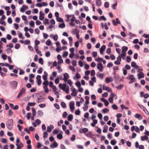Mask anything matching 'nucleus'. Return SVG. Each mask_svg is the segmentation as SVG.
Wrapping results in <instances>:
<instances>
[{"label": "nucleus", "mask_w": 149, "mask_h": 149, "mask_svg": "<svg viewBox=\"0 0 149 149\" xmlns=\"http://www.w3.org/2000/svg\"><path fill=\"white\" fill-rule=\"evenodd\" d=\"M6 125L7 128L10 130H12L13 128V119H10L7 121Z\"/></svg>", "instance_id": "f257e3e1"}, {"label": "nucleus", "mask_w": 149, "mask_h": 149, "mask_svg": "<svg viewBox=\"0 0 149 149\" xmlns=\"http://www.w3.org/2000/svg\"><path fill=\"white\" fill-rule=\"evenodd\" d=\"M18 83L16 81H13L11 83V87L13 89H15L16 88Z\"/></svg>", "instance_id": "f03ea898"}, {"label": "nucleus", "mask_w": 149, "mask_h": 149, "mask_svg": "<svg viewBox=\"0 0 149 149\" xmlns=\"http://www.w3.org/2000/svg\"><path fill=\"white\" fill-rule=\"evenodd\" d=\"M25 89L24 88H22L17 95V98H19L21 97L22 95L25 93Z\"/></svg>", "instance_id": "7ed1b4c3"}, {"label": "nucleus", "mask_w": 149, "mask_h": 149, "mask_svg": "<svg viewBox=\"0 0 149 149\" xmlns=\"http://www.w3.org/2000/svg\"><path fill=\"white\" fill-rule=\"evenodd\" d=\"M36 79L38 85V86L40 85L42 83L41 76L39 75H38L36 77Z\"/></svg>", "instance_id": "20e7f679"}, {"label": "nucleus", "mask_w": 149, "mask_h": 149, "mask_svg": "<svg viewBox=\"0 0 149 149\" xmlns=\"http://www.w3.org/2000/svg\"><path fill=\"white\" fill-rule=\"evenodd\" d=\"M97 68L101 72L103 70V67L102 64L101 63H99L97 65Z\"/></svg>", "instance_id": "39448f33"}, {"label": "nucleus", "mask_w": 149, "mask_h": 149, "mask_svg": "<svg viewBox=\"0 0 149 149\" xmlns=\"http://www.w3.org/2000/svg\"><path fill=\"white\" fill-rule=\"evenodd\" d=\"M59 87L60 89L65 90L66 87V85L65 84H61L60 83L59 84Z\"/></svg>", "instance_id": "423d86ee"}, {"label": "nucleus", "mask_w": 149, "mask_h": 149, "mask_svg": "<svg viewBox=\"0 0 149 149\" xmlns=\"http://www.w3.org/2000/svg\"><path fill=\"white\" fill-rule=\"evenodd\" d=\"M88 130V128H84L83 129H81L79 130V132L80 134H81L83 133H85L87 132Z\"/></svg>", "instance_id": "0eeeda50"}, {"label": "nucleus", "mask_w": 149, "mask_h": 149, "mask_svg": "<svg viewBox=\"0 0 149 149\" xmlns=\"http://www.w3.org/2000/svg\"><path fill=\"white\" fill-rule=\"evenodd\" d=\"M69 75L67 73H65L64 75V78L63 79V80L65 82L69 78Z\"/></svg>", "instance_id": "6e6552de"}, {"label": "nucleus", "mask_w": 149, "mask_h": 149, "mask_svg": "<svg viewBox=\"0 0 149 149\" xmlns=\"http://www.w3.org/2000/svg\"><path fill=\"white\" fill-rule=\"evenodd\" d=\"M54 127L53 125H50L49 126H48L47 127V131L48 132H51L52 130Z\"/></svg>", "instance_id": "1a4fd4ad"}, {"label": "nucleus", "mask_w": 149, "mask_h": 149, "mask_svg": "<svg viewBox=\"0 0 149 149\" xmlns=\"http://www.w3.org/2000/svg\"><path fill=\"white\" fill-rule=\"evenodd\" d=\"M74 103H70L69 106L71 111H74Z\"/></svg>", "instance_id": "9d476101"}, {"label": "nucleus", "mask_w": 149, "mask_h": 149, "mask_svg": "<svg viewBox=\"0 0 149 149\" xmlns=\"http://www.w3.org/2000/svg\"><path fill=\"white\" fill-rule=\"evenodd\" d=\"M106 49V46L105 45H103L100 49V52L101 54H102Z\"/></svg>", "instance_id": "9b49d317"}, {"label": "nucleus", "mask_w": 149, "mask_h": 149, "mask_svg": "<svg viewBox=\"0 0 149 149\" xmlns=\"http://www.w3.org/2000/svg\"><path fill=\"white\" fill-rule=\"evenodd\" d=\"M131 66L134 67L136 69H137L139 68V66L136 65V63L134 61L131 62Z\"/></svg>", "instance_id": "f8f14e48"}, {"label": "nucleus", "mask_w": 149, "mask_h": 149, "mask_svg": "<svg viewBox=\"0 0 149 149\" xmlns=\"http://www.w3.org/2000/svg\"><path fill=\"white\" fill-rule=\"evenodd\" d=\"M135 117L138 118L139 120H141L143 118V116L141 114L138 113L135 114Z\"/></svg>", "instance_id": "ddd939ff"}, {"label": "nucleus", "mask_w": 149, "mask_h": 149, "mask_svg": "<svg viewBox=\"0 0 149 149\" xmlns=\"http://www.w3.org/2000/svg\"><path fill=\"white\" fill-rule=\"evenodd\" d=\"M114 96V95L113 93H111L110 95V97L109 99V102H113V98Z\"/></svg>", "instance_id": "4468645a"}, {"label": "nucleus", "mask_w": 149, "mask_h": 149, "mask_svg": "<svg viewBox=\"0 0 149 149\" xmlns=\"http://www.w3.org/2000/svg\"><path fill=\"white\" fill-rule=\"evenodd\" d=\"M89 103H85L84 104V106L83 107V109L84 111H86L88 108V105Z\"/></svg>", "instance_id": "2eb2a0df"}, {"label": "nucleus", "mask_w": 149, "mask_h": 149, "mask_svg": "<svg viewBox=\"0 0 149 149\" xmlns=\"http://www.w3.org/2000/svg\"><path fill=\"white\" fill-rule=\"evenodd\" d=\"M74 31H76L75 34L76 35V37L77 39H79V31L77 29H75L74 30Z\"/></svg>", "instance_id": "dca6fc26"}, {"label": "nucleus", "mask_w": 149, "mask_h": 149, "mask_svg": "<svg viewBox=\"0 0 149 149\" xmlns=\"http://www.w3.org/2000/svg\"><path fill=\"white\" fill-rule=\"evenodd\" d=\"M141 140L142 141H144L145 140H147L148 139V137L146 135L142 136L141 137Z\"/></svg>", "instance_id": "f3484780"}, {"label": "nucleus", "mask_w": 149, "mask_h": 149, "mask_svg": "<svg viewBox=\"0 0 149 149\" xmlns=\"http://www.w3.org/2000/svg\"><path fill=\"white\" fill-rule=\"evenodd\" d=\"M137 76L139 79H140L141 78H144V74L143 72L140 73L139 74H138Z\"/></svg>", "instance_id": "a211bd4d"}, {"label": "nucleus", "mask_w": 149, "mask_h": 149, "mask_svg": "<svg viewBox=\"0 0 149 149\" xmlns=\"http://www.w3.org/2000/svg\"><path fill=\"white\" fill-rule=\"evenodd\" d=\"M47 73L45 71L44 72V75L42 76L43 79L45 81L47 80Z\"/></svg>", "instance_id": "6ab92c4d"}, {"label": "nucleus", "mask_w": 149, "mask_h": 149, "mask_svg": "<svg viewBox=\"0 0 149 149\" xmlns=\"http://www.w3.org/2000/svg\"><path fill=\"white\" fill-rule=\"evenodd\" d=\"M73 118V116L72 114H69L68 117V119L69 121H71Z\"/></svg>", "instance_id": "aec40b11"}, {"label": "nucleus", "mask_w": 149, "mask_h": 149, "mask_svg": "<svg viewBox=\"0 0 149 149\" xmlns=\"http://www.w3.org/2000/svg\"><path fill=\"white\" fill-rule=\"evenodd\" d=\"M53 145L52 144H51L50 145V147L51 148H53V146L54 147L56 148L58 146V144L57 143L56 141H54L53 143Z\"/></svg>", "instance_id": "412c9836"}, {"label": "nucleus", "mask_w": 149, "mask_h": 149, "mask_svg": "<svg viewBox=\"0 0 149 149\" xmlns=\"http://www.w3.org/2000/svg\"><path fill=\"white\" fill-rule=\"evenodd\" d=\"M122 51L123 52H126L128 50V47H127L123 46L122 47Z\"/></svg>", "instance_id": "4be33fe9"}, {"label": "nucleus", "mask_w": 149, "mask_h": 149, "mask_svg": "<svg viewBox=\"0 0 149 149\" xmlns=\"http://www.w3.org/2000/svg\"><path fill=\"white\" fill-rule=\"evenodd\" d=\"M63 135L61 133H59L58 134L57 136V138L60 140H61L63 138Z\"/></svg>", "instance_id": "5701e85b"}, {"label": "nucleus", "mask_w": 149, "mask_h": 149, "mask_svg": "<svg viewBox=\"0 0 149 149\" xmlns=\"http://www.w3.org/2000/svg\"><path fill=\"white\" fill-rule=\"evenodd\" d=\"M6 52L8 54H9L10 53H12L13 52V51L12 49L10 48L7 49L6 50Z\"/></svg>", "instance_id": "b1692460"}, {"label": "nucleus", "mask_w": 149, "mask_h": 149, "mask_svg": "<svg viewBox=\"0 0 149 149\" xmlns=\"http://www.w3.org/2000/svg\"><path fill=\"white\" fill-rule=\"evenodd\" d=\"M37 113L38 116L40 117H42L43 114V112L40 110H38V111Z\"/></svg>", "instance_id": "393cba45"}, {"label": "nucleus", "mask_w": 149, "mask_h": 149, "mask_svg": "<svg viewBox=\"0 0 149 149\" xmlns=\"http://www.w3.org/2000/svg\"><path fill=\"white\" fill-rule=\"evenodd\" d=\"M108 129V126L107 125H106L104 126L103 130V132L104 133H106L107 132V130Z\"/></svg>", "instance_id": "a878e982"}, {"label": "nucleus", "mask_w": 149, "mask_h": 149, "mask_svg": "<svg viewBox=\"0 0 149 149\" xmlns=\"http://www.w3.org/2000/svg\"><path fill=\"white\" fill-rule=\"evenodd\" d=\"M120 107L122 109H125L126 110H128L129 109V108L125 106L123 104H122L120 105Z\"/></svg>", "instance_id": "bb28decb"}, {"label": "nucleus", "mask_w": 149, "mask_h": 149, "mask_svg": "<svg viewBox=\"0 0 149 149\" xmlns=\"http://www.w3.org/2000/svg\"><path fill=\"white\" fill-rule=\"evenodd\" d=\"M16 146L17 145L19 147V148H22L24 146V144L22 142L20 143L19 144H18L16 143Z\"/></svg>", "instance_id": "cd10ccee"}, {"label": "nucleus", "mask_w": 149, "mask_h": 149, "mask_svg": "<svg viewBox=\"0 0 149 149\" xmlns=\"http://www.w3.org/2000/svg\"><path fill=\"white\" fill-rule=\"evenodd\" d=\"M117 143V141L116 140L113 139L111 141V143L113 145H115Z\"/></svg>", "instance_id": "c85d7f7f"}, {"label": "nucleus", "mask_w": 149, "mask_h": 149, "mask_svg": "<svg viewBox=\"0 0 149 149\" xmlns=\"http://www.w3.org/2000/svg\"><path fill=\"white\" fill-rule=\"evenodd\" d=\"M42 84L43 85H44V86H47V87L48 85L49 84V82L48 81L46 80L43 82L42 83Z\"/></svg>", "instance_id": "c756f323"}, {"label": "nucleus", "mask_w": 149, "mask_h": 149, "mask_svg": "<svg viewBox=\"0 0 149 149\" xmlns=\"http://www.w3.org/2000/svg\"><path fill=\"white\" fill-rule=\"evenodd\" d=\"M126 55V52H122V53L120 54L119 55L121 57L123 58V57H125Z\"/></svg>", "instance_id": "7c9ffc66"}, {"label": "nucleus", "mask_w": 149, "mask_h": 149, "mask_svg": "<svg viewBox=\"0 0 149 149\" xmlns=\"http://www.w3.org/2000/svg\"><path fill=\"white\" fill-rule=\"evenodd\" d=\"M33 116H34L36 114V111L34 108L33 107L31 108Z\"/></svg>", "instance_id": "2f4dec72"}, {"label": "nucleus", "mask_w": 149, "mask_h": 149, "mask_svg": "<svg viewBox=\"0 0 149 149\" xmlns=\"http://www.w3.org/2000/svg\"><path fill=\"white\" fill-rule=\"evenodd\" d=\"M124 85L123 84H120L116 88L117 89L120 90L122 89V88L123 87Z\"/></svg>", "instance_id": "473e14b6"}, {"label": "nucleus", "mask_w": 149, "mask_h": 149, "mask_svg": "<svg viewBox=\"0 0 149 149\" xmlns=\"http://www.w3.org/2000/svg\"><path fill=\"white\" fill-rule=\"evenodd\" d=\"M96 5L98 6H100L102 4V2L100 1L97 0L96 2Z\"/></svg>", "instance_id": "72a5a7b5"}, {"label": "nucleus", "mask_w": 149, "mask_h": 149, "mask_svg": "<svg viewBox=\"0 0 149 149\" xmlns=\"http://www.w3.org/2000/svg\"><path fill=\"white\" fill-rule=\"evenodd\" d=\"M109 111V109L107 108H105L104 109H102V111L103 113H106Z\"/></svg>", "instance_id": "f704fd0d"}, {"label": "nucleus", "mask_w": 149, "mask_h": 149, "mask_svg": "<svg viewBox=\"0 0 149 149\" xmlns=\"http://www.w3.org/2000/svg\"><path fill=\"white\" fill-rule=\"evenodd\" d=\"M75 138H76V136L74 134H73L72 137H71L70 138V140L72 141H74L75 140Z\"/></svg>", "instance_id": "c9c22d12"}, {"label": "nucleus", "mask_w": 149, "mask_h": 149, "mask_svg": "<svg viewBox=\"0 0 149 149\" xmlns=\"http://www.w3.org/2000/svg\"><path fill=\"white\" fill-rule=\"evenodd\" d=\"M68 54V52L67 51H65L63 55V58L66 57Z\"/></svg>", "instance_id": "e433bc0d"}, {"label": "nucleus", "mask_w": 149, "mask_h": 149, "mask_svg": "<svg viewBox=\"0 0 149 149\" xmlns=\"http://www.w3.org/2000/svg\"><path fill=\"white\" fill-rule=\"evenodd\" d=\"M112 108L114 110H117L118 109V107L115 104H113L112 106Z\"/></svg>", "instance_id": "4c0bfd02"}, {"label": "nucleus", "mask_w": 149, "mask_h": 149, "mask_svg": "<svg viewBox=\"0 0 149 149\" xmlns=\"http://www.w3.org/2000/svg\"><path fill=\"white\" fill-rule=\"evenodd\" d=\"M111 81V80H110V78L109 77H107L106 79H105V82L107 83V84H108V83H109V82H110Z\"/></svg>", "instance_id": "58836bf2"}, {"label": "nucleus", "mask_w": 149, "mask_h": 149, "mask_svg": "<svg viewBox=\"0 0 149 149\" xmlns=\"http://www.w3.org/2000/svg\"><path fill=\"white\" fill-rule=\"evenodd\" d=\"M42 68H40L38 70H37V72L39 74H41L42 72Z\"/></svg>", "instance_id": "ea45409f"}, {"label": "nucleus", "mask_w": 149, "mask_h": 149, "mask_svg": "<svg viewBox=\"0 0 149 149\" xmlns=\"http://www.w3.org/2000/svg\"><path fill=\"white\" fill-rule=\"evenodd\" d=\"M99 19L100 20H103L104 21H105L106 20V18L104 16H102L99 18Z\"/></svg>", "instance_id": "a19ab883"}, {"label": "nucleus", "mask_w": 149, "mask_h": 149, "mask_svg": "<svg viewBox=\"0 0 149 149\" xmlns=\"http://www.w3.org/2000/svg\"><path fill=\"white\" fill-rule=\"evenodd\" d=\"M114 78H115V79L117 81H118L119 80V76H118V75H115L114 77Z\"/></svg>", "instance_id": "79ce46f5"}, {"label": "nucleus", "mask_w": 149, "mask_h": 149, "mask_svg": "<svg viewBox=\"0 0 149 149\" xmlns=\"http://www.w3.org/2000/svg\"><path fill=\"white\" fill-rule=\"evenodd\" d=\"M97 116L101 120L102 119V114L101 113H99L97 114Z\"/></svg>", "instance_id": "37998d69"}, {"label": "nucleus", "mask_w": 149, "mask_h": 149, "mask_svg": "<svg viewBox=\"0 0 149 149\" xmlns=\"http://www.w3.org/2000/svg\"><path fill=\"white\" fill-rule=\"evenodd\" d=\"M77 92H72L71 95L73 97H75L77 95Z\"/></svg>", "instance_id": "c03bdc74"}, {"label": "nucleus", "mask_w": 149, "mask_h": 149, "mask_svg": "<svg viewBox=\"0 0 149 149\" xmlns=\"http://www.w3.org/2000/svg\"><path fill=\"white\" fill-rule=\"evenodd\" d=\"M131 58L130 56H127L126 58V61L128 63H129L131 61Z\"/></svg>", "instance_id": "a18cd8bd"}, {"label": "nucleus", "mask_w": 149, "mask_h": 149, "mask_svg": "<svg viewBox=\"0 0 149 149\" xmlns=\"http://www.w3.org/2000/svg\"><path fill=\"white\" fill-rule=\"evenodd\" d=\"M111 49L110 48H108L106 50V53L108 54H109L111 53Z\"/></svg>", "instance_id": "49530a36"}, {"label": "nucleus", "mask_w": 149, "mask_h": 149, "mask_svg": "<svg viewBox=\"0 0 149 149\" xmlns=\"http://www.w3.org/2000/svg\"><path fill=\"white\" fill-rule=\"evenodd\" d=\"M38 106L41 108H44L46 106V105L45 103H41V104H39Z\"/></svg>", "instance_id": "de8ad7c7"}, {"label": "nucleus", "mask_w": 149, "mask_h": 149, "mask_svg": "<svg viewBox=\"0 0 149 149\" xmlns=\"http://www.w3.org/2000/svg\"><path fill=\"white\" fill-rule=\"evenodd\" d=\"M59 27L61 28H63L65 27V25L64 23H63L59 25Z\"/></svg>", "instance_id": "09e8293b"}, {"label": "nucleus", "mask_w": 149, "mask_h": 149, "mask_svg": "<svg viewBox=\"0 0 149 149\" xmlns=\"http://www.w3.org/2000/svg\"><path fill=\"white\" fill-rule=\"evenodd\" d=\"M7 47H9L10 48H12L13 47V45L11 43H10L8 45H7L6 46Z\"/></svg>", "instance_id": "8fccbe9b"}, {"label": "nucleus", "mask_w": 149, "mask_h": 149, "mask_svg": "<svg viewBox=\"0 0 149 149\" xmlns=\"http://www.w3.org/2000/svg\"><path fill=\"white\" fill-rule=\"evenodd\" d=\"M20 46V45L19 44H16L15 46V48L16 49H19Z\"/></svg>", "instance_id": "3c124183"}, {"label": "nucleus", "mask_w": 149, "mask_h": 149, "mask_svg": "<svg viewBox=\"0 0 149 149\" xmlns=\"http://www.w3.org/2000/svg\"><path fill=\"white\" fill-rule=\"evenodd\" d=\"M1 57L3 60H5L6 59L7 56L6 55L3 54L1 55Z\"/></svg>", "instance_id": "603ef678"}, {"label": "nucleus", "mask_w": 149, "mask_h": 149, "mask_svg": "<svg viewBox=\"0 0 149 149\" xmlns=\"http://www.w3.org/2000/svg\"><path fill=\"white\" fill-rule=\"evenodd\" d=\"M69 69L73 72H74L75 71V68L72 66H70L69 67Z\"/></svg>", "instance_id": "864d4df0"}, {"label": "nucleus", "mask_w": 149, "mask_h": 149, "mask_svg": "<svg viewBox=\"0 0 149 149\" xmlns=\"http://www.w3.org/2000/svg\"><path fill=\"white\" fill-rule=\"evenodd\" d=\"M95 75V72L94 70H92L91 71V75L92 77L94 76Z\"/></svg>", "instance_id": "5fc2aeb1"}, {"label": "nucleus", "mask_w": 149, "mask_h": 149, "mask_svg": "<svg viewBox=\"0 0 149 149\" xmlns=\"http://www.w3.org/2000/svg\"><path fill=\"white\" fill-rule=\"evenodd\" d=\"M100 100H101L102 102H109L107 100L105 99L104 98H102L100 99Z\"/></svg>", "instance_id": "6e6d98bb"}, {"label": "nucleus", "mask_w": 149, "mask_h": 149, "mask_svg": "<svg viewBox=\"0 0 149 149\" xmlns=\"http://www.w3.org/2000/svg\"><path fill=\"white\" fill-rule=\"evenodd\" d=\"M49 20L47 19H45L44 21V24H48Z\"/></svg>", "instance_id": "4d7b16f0"}, {"label": "nucleus", "mask_w": 149, "mask_h": 149, "mask_svg": "<svg viewBox=\"0 0 149 149\" xmlns=\"http://www.w3.org/2000/svg\"><path fill=\"white\" fill-rule=\"evenodd\" d=\"M57 21L60 22H63V20L62 19L61 17H58L56 18Z\"/></svg>", "instance_id": "13d9d810"}, {"label": "nucleus", "mask_w": 149, "mask_h": 149, "mask_svg": "<svg viewBox=\"0 0 149 149\" xmlns=\"http://www.w3.org/2000/svg\"><path fill=\"white\" fill-rule=\"evenodd\" d=\"M43 88L45 89V93H47L49 92V89L47 88V87L44 86Z\"/></svg>", "instance_id": "bf43d9fd"}, {"label": "nucleus", "mask_w": 149, "mask_h": 149, "mask_svg": "<svg viewBox=\"0 0 149 149\" xmlns=\"http://www.w3.org/2000/svg\"><path fill=\"white\" fill-rule=\"evenodd\" d=\"M75 114L76 115H79L80 113V111L79 110H76L75 112Z\"/></svg>", "instance_id": "052dcab7"}, {"label": "nucleus", "mask_w": 149, "mask_h": 149, "mask_svg": "<svg viewBox=\"0 0 149 149\" xmlns=\"http://www.w3.org/2000/svg\"><path fill=\"white\" fill-rule=\"evenodd\" d=\"M27 119L29 120L30 119L31 115V113H27Z\"/></svg>", "instance_id": "680f3d73"}, {"label": "nucleus", "mask_w": 149, "mask_h": 149, "mask_svg": "<svg viewBox=\"0 0 149 149\" xmlns=\"http://www.w3.org/2000/svg\"><path fill=\"white\" fill-rule=\"evenodd\" d=\"M55 107L58 109H60V106L59 105L57 104L56 103H55V104L54 105Z\"/></svg>", "instance_id": "e2e57ef3"}, {"label": "nucleus", "mask_w": 149, "mask_h": 149, "mask_svg": "<svg viewBox=\"0 0 149 149\" xmlns=\"http://www.w3.org/2000/svg\"><path fill=\"white\" fill-rule=\"evenodd\" d=\"M75 84L78 88L80 87L81 85L79 81L76 82L75 83Z\"/></svg>", "instance_id": "0e129e2a"}, {"label": "nucleus", "mask_w": 149, "mask_h": 149, "mask_svg": "<svg viewBox=\"0 0 149 149\" xmlns=\"http://www.w3.org/2000/svg\"><path fill=\"white\" fill-rule=\"evenodd\" d=\"M117 5V3L116 1L115 3L113 4L112 5V8L113 9H116V6Z\"/></svg>", "instance_id": "69168bd1"}, {"label": "nucleus", "mask_w": 149, "mask_h": 149, "mask_svg": "<svg viewBox=\"0 0 149 149\" xmlns=\"http://www.w3.org/2000/svg\"><path fill=\"white\" fill-rule=\"evenodd\" d=\"M39 62L41 65H42L43 64V59L42 58H40L39 59Z\"/></svg>", "instance_id": "338daca9"}, {"label": "nucleus", "mask_w": 149, "mask_h": 149, "mask_svg": "<svg viewBox=\"0 0 149 149\" xmlns=\"http://www.w3.org/2000/svg\"><path fill=\"white\" fill-rule=\"evenodd\" d=\"M67 115V112L66 111H65L63 112V113L62 115L63 117V118H65L66 117Z\"/></svg>", "instance_id": "774afa93"}]
</instances>
